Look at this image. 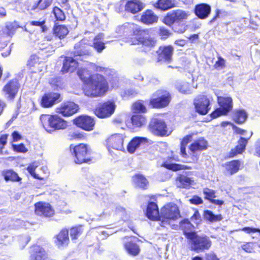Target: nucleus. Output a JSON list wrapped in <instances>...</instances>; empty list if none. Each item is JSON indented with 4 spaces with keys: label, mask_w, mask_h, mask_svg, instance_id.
<instances>
[{
    "label": "nucleus",
    "mask_w": 260,
    "mask_h": 260,
    "mask_svg": "<svg viewBox=\"0 0 260 260\" xmlns=\"http://www.w3.org/2000/svg\"><path fill=\"white\" fill-rule=\"evenodd\" d=\"M78 75L84 83L83 91L89 97L102 96L108 90V84L104 77L99 74L91 75L86 69H78Z\"/></svg>",
    "instance_id": "obj_1"
},
{
    "label": "nucleus",
    "mask_w": 260,
    "mask_h": 260,
    "mask_svg": "<svg viewBox=\"0 0 260 260\" xmlns=\"http://www.w3.org/2000/svg\"><path fill=\"white\" fill-rule=\"evenodd\" d=\"M120 29L125 32L133 33L136 38H131L128 40L131 45L142 44L147 47L155 46V41L151 37L148 29H142L141 27L134 23H126L121 26Z\"/></svg>",
    "instance_id": "obj_2"
},
{
    "label": "nucleus",
    "mask_w": 260,
    "mask_h": 260,
    "mask_svg": "<svg viewBox=\"0 0 260 260\" xmlns=\"http://www.w3.org/2000/svg\"><path fill=\"white\" fill-rule=\"evenodd\" d=\"M180 217V211L177 205L172 203H168L160 210L159 224L163 227L174 226L172 225V223Z\"/></svg>",
    "instance_id": "obj_3"
},
{
    "label": "nucleus",
    "mask_w": 260,
    "mask_h": 260,
    "mask_svg": "<svg viewBox=\"0 0 260 260\" xmlns=\"http://www.w3.org/2000/svg\"><path fill=\"white\" fill-rule=\"evenodd\" d=\"M40 120L44 128L49 133L64 129L68 126L67 122L56 114H42Z\"/></svg>",
    "instance_id": "obj_4"
},
{
    "label": "nucleus",
    "mask_w": 260,
    "mask_h": 260,
    "mask_svg": "<svg viewBox=\"0 0 260 260\" xmlns=\"http://www.w3.org/2000/svg\"><path fill=\"white\" fill-rule=\"evenodd\" d=\"M186 238L190 240L191 249L198 252L209 249L212 242L206 236H199L196 233H186Z\"/></svg>",
    "instance_id": "obj_5"
},
{
    "label": "nucleus",
    "mask_w": 260,
    "mask_h": 260,
    "mask_svg": "<svg viewBox=\"0 0 260 260\" xmlns=\"http://www.w3.org/2000/svg\"><path fill=\"white\" fill-rule=\"evenodd\" d=\"M71 146L72 154L74 156V161L76 164H82L90 160L89 156L91 154V149L88 145L84 144H80L75 146L72 148Z\"/></svg>",
    "instance_id": "obj_6"
},
{
    "label": "nucleus",
    "mask_w": 260,
    "mask_h": 260,
    "mask_svg": "<svg viewBox=\"0 0 260 260\" xmlns=\"http://www.w3.org/2000/svg\"><path fill=\"white\" fill-rule=\"evenodd\" d=\"M217 101L220 108L216 109L211 114L212 118L226 114L233 108V100L230 96H218Z\"/></svg>",
    "instance_id": "obj_7"
},
{
    "label": "nucleus",
    "mask_w": 260,
    "mask_h": 260,
    "mask_svg": "<svg viewBox=\"0 0 260 260\" xmlns=\"http://www.w3.org/2000/svg\"><path fill=\"white\" fill-rule=\"evenodd\" d=\"M170 101L169 93L166 91L159 90L153 94L150 100V104L153 108H163L168 105Z\"/></svg>",
    "instance_id": "obj_8"
},
{
    "label": "nucleus",
    "mask_w": 260,
    "mask_h": 260,
    "mask_svg": "<svg viewBox=\"0 0 260 260\" xmlns=\"http://www.w3.org/2000/svg\"><path fill=\"white\" fill-rule=\"evenodd\" d=\"M150 131L154 135L160 136H169L171 132H169L165 121L159 118H153L149 125Z\"/></svg>",
    "instance_id": "obj_9"
},
{
    "label": "nucleus",
    "mask_w": 260,
    "mask_h": 260,
    "mask_svg": "<svg viewBox=\"0 0 260 260\" xmlns=\"http://www.w3.org/2000/svg\"><path fill=\"white\" fill-rule=\"evenodd\" d=\"M190 15L188 11L181 9L174 10L169 13L164 19V22L168 25H171L174 22H179L187 19Z\"/></svg>",
    "instance_id": "obj_10"
},
{
    "label": "nucleus",
    "mask_w": 260,
    "mask_h": 260,
    "mask_svg": "<svg viewBox=\"0 0 260 260\" xmlns=\"http://www.w3.org/2000/svg\"><path fill=\"white\" fill-rule=\"evenodd\" d=\"M125 136L122 134H115L110 136L107 140V147L110 151L111 149L123 151V141Z\"/></svg>",
    "instance_id": "obj_11"
},
{
    "label": "nucleus",
    "mask_w": 260,
    "mask_h": 260,
    "mask_svg": "<svg viewBox=\"0 0 260 260\" xmlns=\"http://www.w3.org/2000/svg\"><path fill=\"white\" fill-rule=\"evenodd\" d=\"M115 104L113 102L108 101L100 105L95 110V114L99 118H104L110 116L114 112Z\"/></svg>",
    "instance_id": "obj_12"
},
{
    "label": "nucleus",
    "mask_w": 260,
    "mask_h": 260,
    "mask_svg": "<svg viewBox=\"0 0 260 260\" xmlns=\"http://www.w3.org/2000/svg\"><path fill=\"white\" fill-rule=\"evenodd\" d=\"M79 106L72 102H66L62 103L55 109V112L63 116H70L77 113Z\"/></svg>",
    "instance_id": "obj_13"
},
{
    "label": "nucleus",
    "mask_w": 260,
    "mask_h": 260,
    "mask_svg": "<svg viewBox=\"0 0 260 260\" xmlns=\"http://www.w3.org/2000/svg\"><path fill=\"white\" fill-rule=\"evenodd\" d=\"M73 123L77 127L86 131L93 129L95 121L93 118L87 115H81L75 118Z\"/></svg>",
    "instance_id": "obj_14"
},
{
    "label": "nucleus",
    "mask_w": 260,
    "mask_h": 260,
    "mask_svg": "<svg viewBox=\"0 0 260 260\" xmlns=\"http://www.w3.org/2000/svg\"><path fill=\"white\" fill-rule=\"evenodd\" d=\"M62 100L60 94L57 92H48L44 94L41 100L40 104L43 108L52 107Z\"/></svg>",
    "instance_id": "obj_15"
},
{
    "label": "nucleus",
    "mask_w": 260,
    "mask_h": 260,
    "mask_svg": "<svg viewBox=\"0 0 260 260\" xmlns=\"http://www.w3.org/2000/svg\"><path fill=\"white\" fill-rule=\"evenodd\" d=\"M29 260H50V257L44 249L38 245L29 248Z\"/></svg>",
    "instance_id": "obj_16"
},
{
    "label": "nucleus",
    "mask_w": 260,
    "mask_h": 260,
    "mask_svg": "<svg viewBox=\"0 0 260 260\" xmlns=\"http://www.w3.org/2000/svg\"><path fill=\"white\" fill-rule=\"evenodd\" d=\"M20 85L17 80H13L8 83L3 88L5 97L8 100H12L17 94Z\"/></svg>",
    "instance_id": "obj_17"
},
{
    "label": "nucleus",
    "mask_w": 260,
    "mask_h": 260,
    "mask_svg": "<svg viewBox=\"0 0 260 260\" xmlns=\"http://www.w3.org/2000/svg\"><path fill=\"white\" fill-rule=\"evenodd\" d=\"M194 105L196 110L199 113L205 115L209 110V100L204 95H200L194 99Z\"/></svg>",
    "instance_id": "obj_18"
},
{
    "label": "nucleus",
    "mask_w": 260,
    "mask_h": 260,
    "mask_svg": "<svg viewBox=\"0 0 260 260\" xmlns=\"http://www.w3.org/2000/svg\"><path fill=\"white\" fill-rule=\"evenodd\" d=\"M35 213L38 215L51 217L54 214L53 209L49 203L40 202L35 204Z\"/></svg>",
    "instance_id": "obj_19"
},
{
    "label": "nucleus",
    "mask_w": 260,
    "mask_h": 260,
    "mask_svg": "<svg viewBox=\"0 0 260 260\" xmlns=\"http://www.w3.org/2000/svg\"><path fill=\"white\" fill-rule=\"evenodd\" d=\"M211 11L210 6L204 3L196 5L194 8L196 15L201 19L207 18L210 15Z\"/></svg>",
    "instance_id": "obj_20"
},
{
    "label": "nucleus",
    "mask_w": 260,
    "mask_h": 260,
    "mask_svg": "<svg viewBox=\"0 0 260 260\" xmlns=\"http://www.w3.org/2000/svg\"><path fill=\"white\" fill-rule=\"evenodd\" d=\"M55 243L59 248L68 245L69 242V233L67 230H62L56 236Z\"/></svg>",
    "instance_id": "obj_21"
},
{
    "label": "nucleus",
    "mask_w": 260,
    "mask_h": 260,
    "mask_svg": "<svg viewBox=\"0 0 260 260\" xmlns=\"http://www.w3.org/2000/svg\"><path fill=\"white\" fill-rule=\"evenodd\" d=\"M173 48L171 46L160 47L158 51L159 61H170L171 59Z\"/></svg>",
    "instance_id": "obj_22"
},
{
    "label": "nucleus",
    "mask_w": 260,
    "mask_h": 260,
    "mask_svg": "<svg viewBox=\"0 0 260 260\" xmlns=\"http://www.w3.org/2000/svg\"><path fill=\"white\" fill-rule=\"evenodd\" d=\"M146 215L148 218L153 220H157L159 222L160 213L158 211L157 205L153 202L148 204L147 208Z\"/></svg>",
    "instance_id": "obj_23"
},
{
    "label": "nucleus",
    "mask_w": 260,
    "mask_h": 260,
    "mask_svg": "<svg viewBox=\"0 0 260 260\" xmlns=\"http://www.w3.org/2000/svg\"><path fill=\"white\" fill-rule=\"evenodd\" d=\"M143 8V4L139 0L128 1L125 4V11L135 14Z\"/></svg>",
    "instance_id": "obj_24"
},
{
    "label": "nucleus",
    "mask_w": 260,
    "mask_h": 260,
    "mask_svg": "<svg viewBox=\"0 0 260 260\" xmlns=\"http://www.w3.org/2000/svg\"><path fill=\"white\" fill-rule=\"evenodd\" d=\"M147 139L144 137H136L128 143L127 149L128 152L133 153L140 147L141 144L145 143Z\"/></svg>",
    "instance_id": "obj_25"
},
{
    "label": "nucleus",
    "mask_w": 260,
    "mask_h": 260,
    "mask_svg": "<svg viewBox=\"0 0 260 260\" xmlns=\"http://www.w3.org/2000/svg\"><path fill=\"white\" fill-rule=\"evenodd\" d=\"M252 135V133L250 132L249 134V137L247 139L241 137L238 141V145L235 147L234 149H232L231 150L230 153V156L234 157L237 154L242 153L245 150L248 140L251 137Z\"/></svg>",
    "instance_id": "obj_26"
},
{
    "label": "nucleus",
    "mask_w": 260,
    "mask_h": 260,
    "mask_svg": "<svg viewBox=\"0 0 260 260\" xmlns=\"http://www.w3.org/2000/svg\"><path fill=\"white\" fill-rule=\"evenodd\" d=\"M207 146V141L203 138H200L190 145L189 149L191 152H195L206 149Z\"/></svg>",
    "instance_id": "obj_27"
},
{
    "label": "nucleus",
    "mask_w": 260,
    "mask_h": 260,
    "mask_svg": "<svg viewBox=\"0 0 260 260\" xmlns=\"http://www.w3.org/2000/svg\"><path fill=\"white\" fill-rule=\"evenodd\" d=\"M78 66V62L72 57H66L62 71L63 73L73 72Z\"/></svg>",
    "instance_id": "obj_28"
},
{
    "label": "nucleus",
    "mask_w": 260,
    "mask_h": 260,
    "mask_svg": "<svg viewBox=\"0 0 260 260\" xmlns=\"http://www.w3.org/2000/svg\"><path fill=\"white\" fill-rule=\"evenodd\" d=\"M176 183L179 187L188 188L190 185L194 184V181L192 177L182 175L177 178Z\"/></svg>",
    "instance_id": "obj_29"
},
{
    "label": "nucleus",
    "mask_w": 260,
    "mask_h": 260,
    "mask_svg": "<svg viewBox=\"0 0 260 260\" xmlns=\"http://www.w3.org/2000/svg\"><path fill=\"white\" fill-rule=\"evenodd\" d=\"M104 38V34L100 33L93 39L92 46L98 53H101L106 48V43L103 42Z\"/></svg>",
    "instance_id": "obj_30"
},
{
    "label": "nucleus",
    "mask_w": 260,
    "mask_h": 260,
    "mask_svg": "<svg viewBox=\"0 0 260 260\" xmlns=\"http://www.w3.org/2000/svg\"><path fill=\"white\" fill-rule=\"evenodd\" d=\"M158 17L149 10L146 11L141 16V21L146 24H151L157 21Z\"/></svg>",
    "instance_id": "obj_31"
},
{
    "label": "nucleus",
    "mask_w": 260,
    "mask_h": 260,
    "mask_svg": "<svg viewBox=\"0 0 260 260\" xmlns=\"http://www.w3.org/2000/svg\"><path fill=\"white\" fill-rule=\"evenodd\" d=\"M240 165V162L238 160L226 162L224 164L225 173L232 175L237 173L239 170Z\"/></svg>",
    "instance_id": "obj_32"
},
{
    "label": "nucleus",
    "mask_w": 260,
    "mask_h": 260,
    "mask_svg": "<svg viewBox=\"0 0 260 260\" xmlns=\"http://www.w3.org/2000/svg\"><path fill=\"white\" fill-rule=\"evenodd\" d=\"M124 247L126 252L132 256L137 255L140 251L139 246L131 241L125 243Z\"/></svg>",
    "instance_id": "obj_33"
},
{
    "label": "nucleus",
    "mask_w": 260,
    "mask_h": 260,
    "mask_svg": "<svg viewBox=\"0 0 260 260\" xmlns=\"http://www.w3.org/2000/svg\"><path fill=\"white\" fill-rule=\"evenodd\" d=\"M176 3V0H159L155 4V7L162 10H167L175 7Z\"/></svg>",
    "instance_id": "obj_34"
},
{
    "label": "nucleus",
    "mask_w": 260,
    "mask_h": 260,
    "mask_svg": "<svg viewBox=\"0 0 260 260\" xmlns=\"http://www.w3.org/2000/svg\"><path fill=\"white\" fill-rule=\"evenodd\" d=\"M175 86L180 92L183 94L191 93L193 89L196 88L191 86L189 83L186 82H178L176 84Z\"/></svg>",
    "instance_id": "obj_35"
},
{
    "label": "nucleus",
    "mask_w": 260,
    "mask_h": 260,
    "mask_svg": "<svg viewBox=\"0 0 260 260\" xmlns=\"http://www.w3.org/2000/svg\"><path fill=\"white\" fill-rule=\"evenodd\" d=\"M132 181L136 186L142 188H145L148 185L147 179L141 174H136L133 176Z\"/></svg>",
    "instance_id": "obj_36"
},
{
    "label": "nucleus",
    "mask_w": 260,
    "mask_h": 260,
    "mask_svg": "<svg viewBox=\"0 0 260 260\" xmlns=\"http://www.w3.org/2000/svg\"><path fill=\"white\" fill-rule=\"evenodd\" d=\"M132 123L135 127H140L146 123V117L141 114H136L131 118Z\"/></svg>",
    "instance_id": "obj_37"
},
{
    "label": "nucleus",
    "mask_w": 260,
    "mask_h": 260,
    "mask_svg": "<svg viewBox=\"0 0 260 260\" xmlns=\"http://www.w3.org/2000/svg\"><path fill=\"white\" fill-rule=\"evenodd\" d=\"M2 175L7 181H19L21 180L17 174L12 170H4L2 172Z\"/></svg>",
    "instance_id": "obj_38"
},
{
    "label": "nucleus",
    "mask_w": 260,
    "mask_h": 260,
    "mask_svg": "<svg viewBox=\"0 0 260 260\" xmlns=\"http://www.w3.org/2000/svg\"><path fill=\"white\" fill-rule=\"evenodd\" d=\"M203 216L205 219L210 222L219 221L222 219L221 215H215L210 210L205 211Z\"/></svg>",
    "instance_id": "obj_39"
},
{
    "label": "nucleus",
    "mask_w": 260,
    "mask_h": 260,
    "mask_svg": "<svg viewBox=\"0 0 260 260\" xmlns=\"http://www.w3.org/2000/svg\"><path fill=\"white\" fill-rule=\"evenodd\" d=\"M54 33L59 39H62L68 34L69 30L66 26L59 25L54 27Z\"/></svg>",
    "instance_id": "obj_40"
},
{
    "label": "nucleus",
    "mask_w": 260,
    "mask_h": 260,
    "mask_svg": "<svg viewBox=\"0 0 260 260\" xmlns=\"http://www.w3.org/2000/svg\"><path fill=\"white\" fill-rule=\"evenodd\" d=\"M40 164L38 161H34L30 164L27 168V170L30 174L35 178L39 180H44L45 177H41L39 174L35 172V170L39 167Z\"/></svg>",
    "instance_id": "obj_41"
},
{
    "label": "nucleus",
    "mask_w": 260,
    "mask_h": 260,
    "mask_svg": "<svg viewBox=\"0 0 260 260\" xmlns=\"http://www.w3.org/2000/svg\"><path fill=\"white\" fill-rule=\"evenodd\" d=\"M247 117L246 112L243 110H237L235 112L234 119L236 122L242 123L244 122Z\"/></svg>",
    "instance_id": "obj_42"
},
{
    "label": "nucleus",
    "mask_w": 260,
    "mask_h": 260,
    "mask_svg": "<svg viewBox=\"0 0 260 260\" xmlns=\"http://www.w3.org/2000/svg\"><path fill=\"white\" fill-rule=\"evenodd\" d=\"M17 28L16 24L13 22H7L4 28L3 32L7 36H11L13 35Z\"/></svg>",
    "instance_id": "obj_43"
},
{
    "label": "nucleus",
    "mask_w": 260,
    "mask_h": 260,
    "mask_svg": "<svg viewBox=\"0 0 260 260\" xmlns=\"http://www.w3.org/2000/svg\"><path fill=\"white\" fill-rule=\"evenodd\" d=\"M75 56L85 55L89 54L88 51L85 49L80 43H78L75 45Z\"/></svg>",
    "instance_id": "obj_44"
},
{
    "label": "nucleus",
    "mask_w": 260,
    "mask_h": 260,
    "mask_svg": "<svg viewBox=\"0 0 260 260\" xmlns=\"http://www.w3.org/2000/svg\"><path fill=\"white\" fill-rule=\"evenodd\" d=\"M165 167L170 170H172L174 171L183 170V169H190V167L184 165H180L177 164H165Z\"/></svg>",
    "instance_id": "obj_45"
},
{
    "label": "nucleus",
    "mask_w": 260,
    "mask_h": 260,
    "mask_svg": "<svg viewBox=\"0 0 260 260\" xmlns=\"http://www.w3.org/2000/svg\"><path fill=\"white\" fill-rule=\"evenodd\" d=\"M180 228L184 231V234L186 236V233H193L192 232H188L187 231L191 230L193 227L192 224L187 219H184L180 222Z\"/></svg>",
    "instance_id": "obj_46"
},
{
    "label": "nucleus",
    "mask_w": 260,
    "mask_h": 260,
    "mask_svg": "<svg viewBox=\"0 0 260 260\" xmlns=\"http://www.w3.org/2000/svg\"><path fill=\"white\" fill-rule=\"evenodd\" d=\"M139 91L135 89H127L121 92V95L123 98H128L137 95Z\"/></svg>",
    "instance_id": "obj_47"
},
{
    "label": "nucleus",
    "mask_w": 260,
    "mask_h": 260,
    "mask_svg": "<svg viewBox=\"0 0 260 260\" xmlns=\"http://www.w3.org/2000/svg\"><path fill=\"white\" fill-rule=\"evenodd\" d=\"M82 233V229L81 226L74 227L70 230V235L73 239H76Z\"/></svg>",
    "instance_id": "obj_48"
},
{
    "label": "nucleus",
    "mask_w": 260,
    "mask_h": 260,
    "mask_svg": "<svg viewBox=\"0 0 260 260\" xmlns=\"http://www.w3.org/2000/svg\"><path fill=\"white\" fill-rule=\"evenodd\" d=\"M203 193L205 196V199L210 200V201L216 197L215 191L208 188H205L203 189Z\"/></svg>",
    "instance_id": "obj_49"
},
{
    "label": "nucleus",
    "mask_w": 260,
    "mask_h": 260,
    "mask_svg": "<svg viewBox=\"0 0 260 260\" xmlns=\"http://www.w3.org/2000/svg\"><path fill=\"white\" fill-rule=\"evenodd\" d=\"M53 12L57 20L62 21L65 19V15L62 10L57 7H54Z\"/></svg>",
    "instance_id": "obj_50"
},
{
    "label": "nucleus",
    "mask_w": 260,
    "mask_h": 260,
    "mask_svg": "<svg viewBox=\"0 0 260 260\" xmlns=\"http://www.w3.org/2000/svg\"><path fill=\"white\" fill-rule=\"evenodd\" d=\"M133 109L138 112L145 113L146 111V108L144 105L140 102H137L133 105Z\"/></svg>",
    "instance_id": "obj_51"
},
{
    "label": "nucleus",
    "mask_w": 260,
    "mask_h": 260,
    "mask_svg": "<svg viewBox=\"0 0 260 260\" xmlns=\"http://www.w3.org/2000/svg\"><path fill=\"white\" fill-rule=\"evenodd\" d=\"M30 240L28 236L25 235L20 236L18 239L20 246L21 248H23L28 244Z\"/></svg>",
    "instance_id": "obj_52"
},
{
    "label": "nucleus",
    "mask_w": 260,
    "mask_h": 260,
    "mask_svg": "<svg viewBox=\"0 0 260 260\" xmlns=\"http://www.w3.org/2000/svg\"><path fill=\"white\" fill-rule=\"evenodd\" d=\"M52 1L53 0H39V10H45L51 5Z\"/></svg>",
    "instance_id": "obj_53"
},
{
    "label": "nucleus",
    "mask_w": 260,
    "mask_h": 260,
    "mask_svg": "<svg viewBox=\"0 0 260 260\" xmlns=\"http://www.w3.org/2000/svg\"><path fill=\"white\" fill-rule=\"evenodd\" d=\"M39 62V57L36 55H32L28 61V64L30 67H35Z\"/></svg>",
    "instance_id": "obj_54"
},
{
    "label": "nucleus",
    "mask_w": 260,
    "mask_h": 260,
    "mask_svg": "<svg viewBox=\"0 0 260 260\" xmlns=\"http://www.w3.org/2000/svg\"><path fill=\"white\" fill-rule=\"evenodd\" d=\"M241 248L245 252L251 253L253 250V243L247 242L241 246Z\"/></svg>",
    "instance_id": "obj_55"
},
{
    "label": "nucleus",
    "mask_w": 260,
    "mask_h": 260,
    "mask_svg": "<svg viewBox=\"0 0 260 260\" xmlns=\"http://www.w3.org/2000/svg\"><path fill=\"white\" fill-rule=\"evenodd\" d=\"M12 147L15 151L19 152H26L27 151V148L23 144L19 145H13Z\"/></svg>",
    "instance_id": "obj_56"
},
{
    "label": "nucleus",
    "mask_w": 260,
    "mask_h": 260,
    "mask_svg": "<svg viewBox=\"0 0 260 260\" xmlns=\"http://www.w3.org/2000/svg\"><path fill=\"white\" fill-rule=\"evenodd\" d=\"M200 218L201 216L199 212L198 211H196L193 215L191 217L190 220L197 225L201 221Z\"/></svg>",
    "instance_id": "obj_57"
},
{
    "label": "nucleus",
    "mask_w": 260,
    "mask_h": 260,
    "mask_svg": "<svg viewBox=\"0 0 260 260\" xmlns=\"http://www.w3.org/2000/svg\"><path fill=\"white\" fill-rule=\"evenodd\" d=\"M253 154L255 156L260 157V139L255 143Z\"/></svg>",
    "instance_id": "obj_58"
},
{
    "label": "nucleus",
    "mask_w": 260,
    "mask_h": 260,
    "mask_svg": "<svg viewBox=\"0 0 260 260\" xmlns=\"http://www.w3.org/2000/svg\"><path fill=\"white\" fill-rule=\"evenodd\" d=\"M224 59L221 57H218L217 61L214 64V67L215 68H222L224 66Z\"/></svg>",
    "instance_id": "obj_59"
},
{
    "label": "nucleus",
    "mask_w": 260,
    "mask_h": 260,
    "mask_svg": "<svg viewBox=\"0 0 260 260\" xmlns=\"http://www.w3.org/2000/svg\"><path fill=\"white\" fill-rule=\"evenodd\" d=\"M190 202L192 204L196 205H199L203 203L202 199L198 196H193L191 199L189 200Z\"/></svg>",
    "instance_id": "obj_60"
},
{
    "label": "nucleus",
    "mask_w": 260,
    "mask_h": 260,
    "mask_svg": "<svg viewBox=\"0 0 260 260\" xmlns=\"http://www.w3.org/2000/svg\"><path fill=\"white\" fill-rule=\"evenodd\" d=\"M30 24L31 25H34V26H40L42 27V28L43 29V31H44V23H45V21H31L29 22Z\"/></svg>",
    "instance_id": "obj_61"
},
{
    "label": "nucleus",
    "mask_w": 260,
    "mask_h": 260,
    "mask_svg": "<svg viewBox=\"0 0 260 260\" xmlns=\"http://www.w3.org/2000/svg\"><path fill=\"white\" fill-rule=\"evenodd\" d=\"M206 260H219V259L214 253L210 252L206 254Z\"/></svg>",
    "instance_id": "obj_62"
},
{
    "label": "nucleus",
    "mask_w": 260,
    "mask_h": 260,
    "mask_svg": "<svg viewBox=\"0 0 260 260\" xmlns=\"http://www.w3.org/2000/svg\"><path fill=\"white\" fill-rule=\"evenodd\" d=\"M191 139V135H187L185 136L182 140L181 145L186 146L190 141Z\"/></svg>",
    "instance_id": "obj_63"
},
{
    "label": "nucleus",
    "mask_w": 260,
    "mask_h": 260,
    "mask_svg": "<svg viewBox=\"0 0 260 260\" xmlns=\"http://www.w3.org/2000/svg\"><path fill=\"white\" fill-rule=\"evenodd\" d=\"M37 8L39 9V1L34 3L32 6H29L27 7V10L28 11H30L32 10H35Z\"/></svg>",
    "instance_id": "obj_64"
}]
</instances>
